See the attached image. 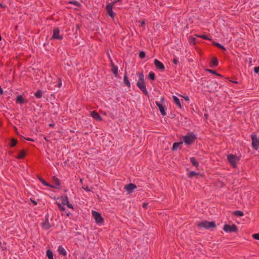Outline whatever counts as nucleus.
I'll return each instance as SVG.
<instances>
[{
    "label": "nucleus",
    "instance_id": "nucleus-1",
    "mask_svg": "<svg viewBox=\"0 0 259 259\" xmlns=\"http://www.w3.org/2000/svg\"><path fill=\"white\" fill-rule=\"evenodd\" d=\"M138 76L139 80L137 83V85L144 94L147 95L148 94V92L146 90L144 82V75L142 73H138Z\"/></svg>",
    "mask_w": 259,
    "mask_h": 259
},
{
    "label": "nucleus",
    "instance_id": "nucleus-2",
    "mask_svg": "<svg viewBox=\"0 0 259 259\" xmlns=\"http://www.w3.org/2000/svg\"><path fill=\"white\" fill-rule=\"evenodd\" d=\"M196 138V135L193 133H189L183 137V141L186 145H190L194 142Z\"/></svg>",
    "mask_w": 259,
    "mask_h": 259
},
{
    "label": "nucleus",
    "instance_id": "nucleus-3",
    "mask_svg": "<svg viewBox=\"0 0 259 259\" xmlns=\"http://www.w3.org/2000/svg\"><path fill=\"white\" fill-rule=\"evenodd\" d=\"M198 226L206 229H210L215 227V224L213 222L203 221L198 224Z\"/></svg>",
    "mask_w": 259,
    "mask_h": 259
},
{
    "label": "nucleus",
    "instance_id": "nucleus-4",
    "mask_svg": "<svg viewBox=\"0 0 259 259\" xmlns=\"http://www.w3.org/2000/svg\"><path fill=\"white\" fill-rule=\"evenodd\" d=\"M57 200L60 201V202L64 205H66L67 207L69 208H73V207L72 204H71L69 201L68 197L66 195L61 197L60 198H58Z\"/></svg>",
    "mask_w": 259,
    "mask_h": 259
},
{
    "label": "nucleus",
    "instance_id": "nucleus-5",
    "mask_svg": "<svg viewBox=\"0 0 259 259\" xmlns=\"http://www.w3.org/2000/svg\"><path fill=\"white\" fill-rule=\"evenodd\" d=\"M92 215L97 224H102L103 219L101 214L98 212L93 210Z\"/></svg>",
    "mask_w": 259,
    "mask_h": 259
},
{
    "label": "nucleus",
    "instance_id": "nucleus-6",
    "mask_svg": "<svg viewBox=\"0 0 259 259\" xmlns=\"http://www.w3.org/2000/svg\"><path fill=\"white\" fill-rule=\"evenodd\" d=\"M228 160L230 163L233 166H235L236 163L239 161V159L238 157L233 155H229L227 157Z\"/></svg>",
    "mask_w": 259,
    "mask_h": 259
},
{
    "label": "nucleus",
    "instance_id": "nucleus-7",
    "mask_svg": "<svg viewBox=\"0 0 259 259\" xmlns=\"http://www.w3.org/2000/svg\"><path fill=\"white\" fill-rule=\"evenodd\" d=\"M224 230L226 232H235L237 231V227L235 225H225L224 227Z\"/></svg>",
    "mask_w": 259,
    "mask_h": 259
},
{
    "label": "nucleus",
    "instance_id": "nucleus-8",
    "mask_svg": "<svg viewBox=\"0 0 259 259\" xmlns=\"http://www.w3.org/2000/svg\"><path fill=\"white\" fill-rule=\"evenodd\" d=\"M52 38L61 40L62 39V36L60 35V31L58 28H56L54 29L53 34Z\"/></svg>",
    "mask_w": 259,
    "mask_h": 259
},
{
    "label": "nucleus",
    "instance_id": "nucleus-9",
    "mask_svg": "<svg viewBox=\"0 0 259 259\" xmlns=\"http://www.w3.org/2000/svg\"><path fill=\"white\" fill-rule=\"evenodd\" d=\"M156 103V105H157V106L158 107V109L161 113V114L163 115V116H164L166 115V112L165 111V107L164 105H163V104H162V103H160L159 102H158V101H156L155 102Z\"/></svg>",
    "mask_w": 259,
    "mask_h": 259
},
{
    "label": "nucleus",
    "instance_id": "nucleus-10",
    "mask_svg": "<svg viewBox=\"0 0 259 259\" xmlns=\"http://www.w3.org/2000/svg\"><path fill=\"white\" fill-rule=\"evenodd\" d=\"M113 6V4H109L106 6V11L108 14L111 17H113L114 16V13L112 11V8Z\"/></svg>",
    "mask_w": 259,
    "mask_h": 259
},
{
    "label": "nucleus",
    "instance_id": "nucleus-11",
    "mask_svg": "<svg viewBox=\"0 0 259 259\" xmlns=\"http://www.w3.org/2000/svg\"><path fill=\"white\" fill-rule=\"evenodd\" d=\"M252 144L255 149H258L259 147V139L255 137H252Z\"/></svg>",
    "mask_w": 259,
    "mask_h": 259
},
{
    "label": "nucleus",
    "instance_id": "nucleus-12",
    "mask_svg": "<svg viewBox=\"0 0 259 259\" xmlns=\"http://www.w3.org/2000/svg\"><path fill=\"white\" fill-rule=\"evenodd\" d=\"M154 63L155 66L157 67V68L159 69L160 70H163L164 69V66L163 64L159 60L155 59L154 61Z\"/></svg>",
    "mask_w": 259,
    "mask_h": 259
},
{
    "label": "nucleus",
    "instance_id": "nucleus-13",
    "mask_svg": "<svg viewBox=\"0 0 259 259\" xmlns=\"http://www.w3.org/2000/svg\"><path fill=\"white\" fill-rule=\"evenodd\" d=\"M136 188V186L134 184H130L125 186V189L130 193L132 191Z\"/></svg>",
    "mask_w": 259,
    "mask_h": 259
},
{
    "label": "nucleus",
    "instance_id": "nucleus-14",
    "mask_svg": "<svg viewBox=\"0 0 259 259\" xmlns=\"http://www.w3.org/2000/svg\"><path fill=\"white\" fill-rule=\"evenodd\" d=\"M91 116H92V117L94 118L96 120H97V121H101L102 120L101 117L100 116V115L97 112H96L95 111H92V112H91Z\"/></svg>",
    "mask_w": 259,
    "mask_h": 259
},
{
    "label": "nucleus",
    "instance_id": "nucleus-15",
    "mask_svg": "<svg viewBox=\"0 0 259 259\" xmlns=\"http://www.w3.org/2000/svg\"><path fill=\"white\" fill-rule=\"evenodd\" d=\"M42 227L45 230H48L50 227V225L48 219L41 224Z\"/></svg>",
    "mask_w": 259,
    "mask_h": 259
},
{
    "label": "nucleus",
    "instance_id": "nucleus-16",
    "mask_svg": "<svg viewBox=\"0 0 259 259\" xmlns=\"http://www.w3.org/2000/svg\"><path fill=\"white\" fill-rule=\"evenodd\" d=\"M172 98L174 102L179 107H181V102L179 99L175 96H172Z\"/></svg>",
    "mask_w": 259,
    "mask_h": 259
},
{
    "label": "nucleus",
    "instance_id": "nucleus-17",
    "mask_svg": "<svg viewBox=\"0 0 259 259\" xmlns=\"http://www.w3.org/2000/svg\"><path fill=\"white\" fill-rule=\"evenodd\" d=\"M190 161L193 164V165L195 167H198L199 166L198 162L196 160L195 158L194 157L190 158Z\"/></svg>",
    "mask_w": 259,
    "mask_h": 259
},
{
    "label": "nucleus",
    "instance_id": "nucleus-18",
    "mask_svg": "<svg viewBox=\"0 0 259 259\" xmlns=\"http://www.w3.org/2000/svg\"><path fill=\"white\" fill-rule=\"evenodd\" d=\"M58 251L60 254H63L64 255H65L66 254V250H65V249L63 247H62L61 246L59 247Z\"/></svg>",
    "mask_w": 259,
    "mask_h": 259
},
{
    "label": "nucleus",
    "instance_id": "nucleus-19",
    "mask_svg": "<svg viewBox=\"0 0 259 259\" xmlns=\"http://www.w3.org/2000/svg\"><path fill=\"white\" fill-rule=\"evenodd\" d=\"M47 256L48 257V259H54L53 253L50 250H48L47 251Z\"/></svg>",
    "mask_w": 259,
    "mask_h": 259
},
{
    "label": "nucleus",
    "instance_id": "nucleus-20",
    "mask_svg": "<svg viewBox=\"0 0 259 259\" xmlns=\"http://www.w3.org/2000/svg\"><path fill=\"white\" fill-rule=\"evenodd\" d=\"M124 83L126 86L130 87V82L127 78L126 75L125 74L124 76Z\"/></svg>",
    "mask_w": 259,
    "mask_h": 259
},
{
    "label": "nucleus",
    "instance_id": "nucleus-21",
    "mask_svg": "<svg viewBox=\"0 0 259 259\" xmlns=\"http://www.w3.org/2000/svg\"><path fill=\"white\" fill-rule=\"evenodd\" d=\"M183 143V142H178V143H175L174 144H173V146H172V148H173V150H176L178 149V148H179L180 147V146Z\"/></svg>",
    "mask_w": 259,
    "mask_h": 259
},
{
    "label": "nucleus",
    "instance_id": "nucleus-22",
    "mask_svg": "<svg viewBox=\"0 0 259 259\" xmlns=\"http://www.w3.org/2000/svg\"><path fill=\"white\" fill-rule=\"evenodd\" d=\"M16 100L18 103L22 104L24 103V99L21 96H18Z\"/></svg>",
    "mask_w": 259,
    "mask_h": 259
},
{
    "label": "nucleus",
    "instance_id": "nucleus-23",
    "mask_svg": "<svg viewBox=\"0 0 259 259\" xmlns=\"http://www.w3.org/2000/svg\"><path fill=\"white\" fill-rule=\"evenodd\" d=\"M34 95L37 98H40L41 97H42V92L41 91H37L35 94H34Z\"/></svg>",
    "mask_w": 259,
    "mask_h": 259
},
{
    "label": "nucleus",
    "instance_id": "nucleus-24",
    "mask_svg": "<svg viewBox=\"0 0 259 259\" xmlns=\"http://www.w3.org/2000/svg\"><path fill=\"white\" fill-rule=\"evenodd\" d=\"M235 215L238 217H242L243 215V213L242 211L239 210H236L234 212Z\"/></svg>",
    "mask_w": 259,
    "mask_h": 259
},
{
    "label": "nucleus",
    "instance_id": "nucleus-25",
    "mask_svg": "<svg viewBox=\"0 0 259 259\" xmlns=\"http://www.w3.org/2000/svg\"><path fill=\"white\" fill-rule=\"evenodd\" d=\"M25 155V152L24 151H22L20 152L17 158H22Z\"/></svg>",
    "mask_w": 259,
    "mask_h": 259
},
{
    "label": "nucleus",
    "instance_id": "nucleus-26",
    "mask_svg": "<svg viewBox=\"0 0 259 259\" xmlns=\"http://www.w3.org/2000/svg\"><path fill=\"white\" fill-rule=\"evenodd\" d=\"M148 76H149V78L151 80H154V79H155V74L152 72H150L149 73Z\"/></svg>",
    "mask_w": 259,
    "mask_h": 259
},
{
    "label": "nucleus",
    "instance_id": "nucleus-27",
    "mask_svg": "<svg viewBox=\"0 0 259 259\" xmlns=\"http://www.w3.org/2000/svg\"><path fill=\"white\" fill-rule=\"evenodd\" d=\"M39 180L44 185L47 186L52 187V186L50 185L48 183L44 181V180L42 179V178H39Z\"/></svg>",
    "mask_w": 259,
    "mask_h": 259
},
{
    "label": "nucleus",
    "instance_id": "nucleus-28",
    "mask_svg": "<svg viewBox=\"0 0 259 259\" xmlns=\"http://www.w3.org/2000/svg\"><path fill=\"white\" fill-rule=\"evenodd\" d=\"M112 72L115 75H117L118 72L117 67L114 66L112 68Z\"/></svg>",
    "mask_w": 259,
    "mask_h": 259
},
{
    "label": "nucleus",
    "instance_id": "nucleus-29",
    "mask_svg": "<svg viewBox=\"0 0 259 259\" xmlns=\"http://www.w3.org/2000/svg\"><path fill=\"white\" fill-rule=\"evenodd\" d=\"M17 144V140L15 139H12L11 141V146L14 147Z\"/></svg>",
    "mask_w": 259,
    "mask_h": 259
},
{
    "label": "nucleus",
    "instance_id": "nucleus-30",
    "mask_svg": "<svg viewBox=\"0 0 259 259\" xmlns=\"http://www.w3.org/2000/svg\"><path fill=\"white\" fill-rule=\"evenodd\" d=\"M218 64V61L216 58H213L212 60V64L213 66H217Z\"/></svg>",
    "mask_w": 259,
    "mask_h": 259
},
{
    "label": "nucleus",
    "instance_id": "nucleus-31",
    "mask_svg": "<svg viewBox=\"0 0 259 259\" xmlns=\"http://www.w3.org/2000/svg\"><path fill=\"white\" fill-rule=\"evenodd\" d=\"M56 204L57 205L58 208H59V209L62 207V206L63 205L60 202V201H58L57 200V201L56 202Z\"/></svg>",
    "mask_w": 259,
    "mask_h": 259
},
{
    "label": "nucleus",
    "instance_id": "nucleus-32",
    "mask_svg": "<svg viewBox=\"0 0 259 259\" xmlns=\"http://www.w3.org/2000/svg\"><path fill=\"white\" fill-rule=\"evenodd\" d=\"M53 180L57 186H58L60 185L59 181L57 178L54 177Z\"/></svg>",
    "mask_w": 259,
    "mask_h": 259
},
{
    "label": "nucleus",
    "instance_id": "nucleus-33",
    "mask_svg": "<svg viewBox=\"0 0 259 259\" xmlns=\"http://www.w3.org/2000/svg\"><path fill=\"white\" fill-rule=\"evenodd\" d=\"M139 57L140 58L143 59L145 57V53L144 52H141L139 54Z\"/></svg>",
    "mask_w": 259,
    "mask_h": 259
},
{
    "label": "nucleus",
    "instance_id": "nucleus-34",
    "mask_svg": "<svg viewBox=\"0 0 259 259\" xmlns=\"http://www.w3.org/2000/svg\"><path fill=\"white\" fill-rule=\"evenodd\" d=\"M197 175V173L194 172V171H191L190 172L189 174V176L190 177H193L195 176H196Z\"/></svg>",
    "mask_w": 259,
    "mask_h": 259
},
{
    "label": "nucleus",
    "instance_id": "nucleus-35",
    "mask_svg": "<svg viewBox=\"0 0 259 259\" xmlns=\"http://www.w3.org/2000/svg\"><path fill=\"white\" fill-rule=\"evenodd\" d=\"M252 237L253 238H254V239H256V240H259V233H257V234H254L252 235Z\"/></svg>",
    "mask_w": 259,
    "mask_h": 259
},
{
    "label": "nucleus",
    "instance_id": "nucleus-36",
    "mask_svg": "<svg viewBox=\"0 0 259 259\" xmlns=\"http://www.w3.org/2000/svg\"><path fill=\"white\" fill-rule=\"evenodd\" d=\"M214 44L216 46L218 47L219 48H221L224 50H225V49L224 48V47L223 46H222L221 44H220L218 42H215Z\"/></svg>",
    "mask_w": 259,
    "mask_h": 259
},
{
    "label": "nucleus",
    "instance_id": "nucleus-37",
    "mask_svg": "<svg viewBox=\"0 0 259 259\" xmlns=\"http://www.w3.org/2000/svg\"><path fill=\"white\" fill-rule=\"evenodd\" d=\"M58 82L57 85L58 88H60L62 85V81H61V79L59 78L58 79Z\"/></svg>",
    "mask_w": 259,
    "mask_h": 259
},
{
    "label": "nucleus",
    "instance_id": "nucleus-38",
    "mask_svg": "<svg viewBox=\"0 0 259 259\" xmlns=\"http://www.w3.org/2000/svg\"><path fill=\"white\" fill-rule=\"evenodd\" d=\"M254 71L256 73H259V66L258 67H255L254 68Z\"/></svg>",
    "mask_w": 259,
    "mask_h": 259
},
{
    "label": "nucleus",
    "instance_id": "nucleus-39",
    "mask_svg": "<svg viewBox=\"0 0 259 259\" xmlns=\"http://www.w3.org/2000/svg\"><path fill=\"white\" fill-rule=\"evenodd\" d=\"M173 62L174 63H175V64H177L179 62V60L178 58H174L173 59Z\"/></svg>",
    "mask_w": 259,
    "mask_h": 259
},
{
    "label": "nucleus",
    "instance_id": "nucleus-40",
    "mask_svg": "<svg viewBox=\"0 0 259 259\" xmlns=\"http://www.w3.org/2000/svg\"><path fill=\"white\" fill-rule=\"evenodd\" d=\"M209 85L212 86H215L217 85V83L215 82L210 81Z\"/></svg>",
    "mask_w": 259,
    "mask_h": 259
},
{
    "label": "nucleus",
    "instance_id": "nucleus-41",
    "mask_svg": "<svg viewBox=\"0 0 259 259\" xmlns=\"http://www.w3.org/2000/svg\"><path fill=\"white\" fill-rule=\"evenodd\" d=\"M199 37H201V38H203L204 39H209L206 35H200V36H199Z\"/></svg>",
    "mask_w": 259,
    "mask_h": 259
},
{
    "label": "nucleus",
    "instance_id": "nucleus-42",
    "mask_svg": "<svg viewBox=\"0 0 259 259\" xmlns=\"http://www.w3.org/2000/svg\"><path fill=\"white\" fill-rule=\"evenodd\" d=\"M139 22L140 23V26H143L145 23V22L144 20H143L142 21H139Z\"/></svg>",
    "mask_w": 259,
    "mask_h": 259
},
{
    "label": "nucleus",
    "instance_id": "nucleus-43",
    "mask_svg": "<svg viewBox=\"0 0 259 259\" xmlns=\"http://www.w3.org/2000/svg\"><path fill=\"white\" fill-rule=\"evenodd\" d=\"M70 3L73 4L74 5H78V3L77 2H76V1L71 2H70Z\"/></svg>",
    "mask_w": 259,
    "mask_h": 259
},
{
    "label": "nucleus",
    "instance_id": "nucleus-44",
    "mask_svg": "<svg viewBox=\"0 0 259 259\" xmlns=\"http://www.w3.org/2000/svg\"><path fill=\"white\" fill-rule=\"evenodd\" d=\"M61 211H65V208L64 206H62V207L60 209Z\"/></svg>",
    "mask_w": 259,
    "mask_h": 259
},
{
    "label": "nucleus",
    "instance_id": "nucleus-45",
    "mask_svg": "<svg viewBox=\"0 0 259 259\" xmlns=\"http://www.w3.org/2000/svg\"><path fill=\"white\" fill-rule=\"evenodd\" d=\"M83 188L87 191H90V189L88 187H83Z\"/></svg>",
    "mask_w": 259,
    "mask_h": 259
},
{
    "label": "nucleus",
    "instance_id": "nucleus-46",
    "mask_svg": "<svg viewBox=\"0 0 259 259\" xmlns=\"http://www.w3.org/2000/svg\"><path fill=\"white\" fill-rule=\"evenodd\" d=\"M147 205H148V204H147V203H144L143 204V207H144V208H147Z\"/></svg>",
    "mask_w": 259,
    "mask_h": 259
},
{
    "label": "nucleus",
    "instance_id": "nucleus-47",
    "mask_svg": "<svg viewBox=\"0 0 259 259\" xmlns=\"http://www.w3.org/2000/svg\"><path fill=\"white\" fill-rule=\"evenodd\" d=\"M208 71H209L210 72L212 73H213V74H216L215 71H213V70H208Z\"/></svg>",
    "mask_w": 259,
    "mask_h": 259
},
{
    "label": "nucleus",
    "instance_id": "nucleus-48",
    "mask_svg": "<svg viewBox=\"0 0 259 259\" xmlns=\"http://www.w3.org/2000/svg\"><path fill=\"white\" fill-rule=\"evenodd\" d=\"M31 202L34 204V205H36L37 204V202L36 201H35V200H31Z\"/></svg>",
    "mask_w": 259,
    "mask_h": 259
},
{
    "label": "nucleus",
    "instance_id": "nucleus-49",
    "mask_svg": "<svg viewBox=\"0 0 259 259\" xmlns=\"http://www.w3.org/2000/svg\"><path fill=\"white\" fill-rule=\"evenodd\" d=\"M70 212H66V215L67 216H69V215L70 214Z\"/></svg>",
    "mask_w": 259,
    "mask_h": 259
},
{
    "label": "nucleus",
    "instance_id": "nucleus-50",
    "mask_svg": "<svg viewBox=\"0 0 259 259\" xmlns=\"http://www.w3.org/2000/svg\"><path fill=\"white\" fill-rule=\"evenodd\" d=\"M185 99H186V100H189V97H186V98H185Z\"/></svg>",
    "mask_w": 259,
    "mask_h": 259
},
{
    "label": "nucleus",
    "instance_id": "nucleus-51",
    "mask_svg": "<svg viewBox=\"0 0 259 259\" xmlns=\"http://www.w3.org/2000/svg\"><path fill=\"white\" fill-rule=\"evenodd\" d=\"M0 7H4V6L2 4H1L0 5Z\"/></svg>",
    "mask_w": 259,
    "mask_h": 259
},
{
    "label": "nucleus",
    "instance_id": "nucleus-52",
    "mask_svg": "<svg viewBox=\"0 0 259 259\" xmlns=\"http://www.w3.org/2000/svg\"><path fill=\"white\" fill-rule=\"evenodd\" d=\"M27 140H29V141H32V140H31V139H28Z\"/></svg>",
    "mask_w": 259,
    "mask_h": 259
}]
</instances>
